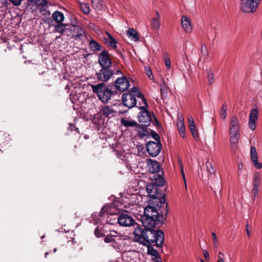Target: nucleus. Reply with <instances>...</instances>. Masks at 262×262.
Returning a JSON list of instances; mask_svg holds the SVG:
<instances>
[{
	"mask_svg": "<svg viewBox=\"0 0 262 262\" xmlns=\"http://www.w3.org/2000/svg\"><path fill=\"white\" fill-rule=\"evenodd\" d=\"M157 206L148 205L144 211V214L141 216V221L143 226L146 229H152L158 225L162 216L160 215Z\"/></svg>",
	"mask_w": 262,
	"mask_h": 262,
	"instance_id": "f257e3e1",
	"label": "nucleus"
},
{
	"mask_svg": "<svg viewBox=\"0 0 262 262\" xmlns=\"http://www.w3.org/2000/svg\"><path fill=\"white\" fill-rule=\"evenodd\" d=\"M145 235L146 242H144L143 245L155 243L157 247H162L164 242V233L162 231L146 229Z\"/></svg>",
	"mask_w": 262,
	"mask_h": 262,
	"instance_id": "f03ea898",
	"label": "nucleus"
},
{
	"mask_svg": "<svg viewBox=\"0 0 262 262\" xmlns=\"http://www.w3.org/2000/svg\"><path fill=\"white\" fill-rule=\"evenodd\" d=\"M91 88L93 93L97 94L99 99L103 103H107L111 100L113 92L104 83L92 84Z\"/></svg>",
	"mask_w": 262,
	"mask_h": 262,
	"instance_id": "7ed1b4c3",
	"label": "nucleus"
},
{
	"mask_svg": "<svg viewBox=\"0 0 262 262\" xmlns=\"http://www.w3.org/2000/svg\"><path fill=\"white\" fill-rule=\"evenodd\" d=\"M158 186L155 184H148L146 185V191L149 196L154 199V203L157 207H161L164 203V194L159 192Z\"/></svg>",
	"mask_w": 262,
	"mask_h": 262,
	"instance_id": "20e7f679",
	"label": "nucleus"
},
{
	"mask_svg": "<svg viewBox=\"0 0 262 262\" xmlns=\"http://www.w3.org/2000/svg\"><path fill=\"white\" fill-rule=\"evenodd\" d=\"M240 9L244 13H253L256 10L260 0H240Z\"/></svg>",
	"mask_w": 262,
	"mask_h": 262,
	"instance_id": "39448f33",
	"label": "nucleus"
},
{
	"mask_svg": "<svg viewBox=\"0 0 262 262\" xmlns=\"http://www.w3.org/2000/svg\"><path fill=\"white\" fill-rule=\"evenodd\" d=\"M207 184L210 185V188L216 193L217 190H220V192L222 190V182L220 176L214 175V178L208 177V180H205Z\"/></svg>",
	"mask_w": 262,
	"mask_h": 262,
	"instance_id": "423d86ee",
	"label": "nucleus"
},
{
	"mask_svg": "<svg viewBox=\"0 0 262 262\" xmlns=\"http://www.w3.org/2000/svg\"><path fill=\"white\" fill-rule=\"evenodd\" d=\"M146 147L149 155L155 157L157 156L161 151V143L160 142L149 141L146 143Z\"/></svg>",
	"mask_w": 262,
	"mask_h": 262,
	"instance_id": "0eeeda50",
	"label": "nucleus"
},
{
	"mask_svg": "<svg viewBox=\"0 0 262 262\" xmlns=\"http://www.w3.org/2000/svg\"><path fill=\"white\" fill-rule=\"evenodd\" d=\"M147 106H139L140 109L143 110L139 113L138 116L139 121L142 123V125L147 126L150 125L152 120L149 112L146 110Z\"/></svg>",
	"mask_w": 262,
	"mask_h": 262,
	"instance_id": "6e6552de",
	"label": "nucleus"
},
{
	"mask_svg": "<svg viewBox=\"0 0 262 262\" xmlns=\"http://www.w3.org/2000/svg\"><path fill=\"white\" fill-rule=\"evenodd\" d=\"M114 73L111 68H102L96 75L99 80L106 82L113 76Z\"/></svg>",
	"mask_w": 262,
	"mask_h": 262,
	"instance_id": "1a4fd4ad",
	"label": "nucleus"
},
{
	"mask_svg": "<svg viewBox=\"0 0 262 262\" xmlns=\"http://www.w3.org/2000/svg\"><path fill=\"white\" fill-rule=\"evenodd\" d=\"M146 229L142 228L139 225L135 227L134 231V240L136 242H138L143 245L144 242H146L145 237H146Z\"/></svg>",
	"mask_w": 262,
	"mask_h": 262,
	"instance_id": "9d476101",
	"label": "nucleus"
},
{
	"mask_svg": "<svg viewBox=\"0 0 262 262\" xmlns=\"http://www.w3.org/2000/svg\"><path fill=\"white\" fill-rule=\"evenodd\" d=\"M98 62L101 68H111L112 60L108 56V51H101L99 55Z\"/></svg>",
	"mask_w": 262,
	"mask_h": 262,
	"instance_id": "9b49d317",
	"label": "nucleus"
},
{
	"mask_svg": "<svg viewBox=\"0 0 262 262\" xmlns=\"http://www.w3.org/2000/svg\"><path fill=\"white\" fill-rule=\"evenodd\" d=\"M123 104L128 108H132L137 104L136 97L133 93H124L122 96Z\"/></svg>",
	"mask_w": 262,
	"mask_h": 262,
	"instance_id": "f8f14e48",
	"label": "nucleus"
},
{
	"mask_svg": "<svg viewBox=\"0 0 262 262\" xmlns=\"http://www.w3.org/2000/svg\"><path fill=\"white\" fill-rule=\"evenodd\" d=\"M118 223L122 226L129 227L134 225V220L126 213H121L118 217Z\"/></svg>",
	"mask_w": 262,
	"mask_h": 262,
	"instance_id": "ddd939ff",
	"label": "nucleus"
},
{
	"mask_svg": "<svg viewBox=\"0 0 262 262\" xmlns=\"http://www.w3.org/2000/svg\"><path fill=\"white\" fill-rule=\"evenodd\" d=\"M115 85L117 90L123 92L128 89L129 82L125 77L122 76L116 80Z\"/></svg>",
	"mask_w": 262,
	"mask_h": 262,
	"instance_id": "4468645a",
	"label": "nucleus"
},
{
	"mask_svg": "<svg viewBox=\"0 0 262 262\" xmlns=\"http://www.w3.org/2000/svg\"><path fill=\"white\" fill-rule=\"evenodd\" d=\"M261 184V177L258 172H256L254 174L253 177L252 192L253 194V200H254L255 198L258 195L259 191V187Z\"/></svg>",
	"mask_w": 262,
	"mask_h": 262,
	"instance_id": "2eb2a0df",
	"label": "nucleus"
},
{
	"mask_svg": "<svg viewBox=\"0 0 262 262\" xmlns=\"http://www.w3.org/2000/svg\"><path fill=\"white\" fill-rule=\"evenodd\" d=\"M177 115V127L180 136L183 138H185L186 136L185 135V127L184 124V120L182 114H180L178 110L176 111Z\"/></svg>",
	"mask_w": 262,
	"mask_h": 262,
	"instance_id": "dca6fc26",
	"label": "nucleus"
},
{
	"mask_svg": "<svg viewBox=\"0 0 262 262\" xmlns=\"http://www.w3.org/2000/svg\"><path fill=\"white\" fill-rule=\"evenodd\" d=\"M250 157L253 166L257 169H261L262 168V163H259L257 160V154L255 146H251Z\"/></svg>",
	"mask_w": 262,
	"mask_h": 262,
	"instance_id": "f3484780",
	"label": "nucleus"
},
{
	"mask_svg": "<svg viewBox=\"0 0 262 262\" xmlns=\"http://www.w3.org/2000/svg\"><path fill=\"white\" fill-rule=\"evenodd\" d=\"M166 54L165 53V55ZM165 67L166 68L167 73L165 74V77H166L167 80L168 81H171L172 80V74H173V69L171 67V61L168 57H166L165 55Z\"/></svg>",
	"mask_w": 262,
	"mask_h": 262,
	"instance_id": "a211bd4d",
	"label": "nucleus"
},
{
	"mask_svg": "<svg viewBox=\"0 0 262 262\" xmlns=\"http://www.w3.org/2000/svg\"><path fill=\"white\" fill-rule=\"evenodd\" d=\"M229 130L230 133H239V121L235 116H233L231 118Z\"/></svg>",
	"mask_w": 262,
	"mask_h": 262,
	"instance_id": "6ab92c4d",
	"label": "nucleus"
},
{
	"mask_svg": "<svg viewBox=\"0 0 262 262\" xmlns=\"http://www.w3.org/2000/svg\"><path fill=\"white\" fill-rule=\"evenodd\" d=\"M115 113L116 111L113 108V107L108 105L102 107L99 112V114L101 116L108 118L113 116Z\"/></svg>",
	"mask_w": 262,
	"mask_h": 262,
	"instance_id": "aec40b11",
	"label": "nucleus"
},
{
	"mask_svg": "<svg viewBox=\"0 0 262 262\" xmlns=\"http://www.w3.org/2000/svg\"><path fill=\"white\" fill-rule=\"evenodd\" d=\"M181 24L186 32L188 33L191 31L192 27L190 19L188 17L183 15L181 18Z\"/></svg>",
	"mask_w": 262,
	"mask_h": 262,
	"instance_id": "412c9836",
	"label": "nucleus"
},
{
	"mask_svg": "<svg viewBox=\"0 0 262 262\" xmlns=\"http://www.w3.org/2000/svg\"><path fill=\"white\" fill-rule=\"evenodd\" d=\"M78 29L80 30V27L79 26L67 24L64 35L74 37L76 30Z\"/></svg>",
	"mask_w": 262,
	"mask_h": 262,
	"instance_id": "4be33fe9",
	"label": "nucleus"
},
{
	"mask_svg": "<svg viewBox=\"0 0 262 262\" xmlns=\"http://www.w3.org/2000/svg\"><path fill=\"white\" fill-rule=\"evenodd\" d=\"M149 171L153 173H157L160 171V165L157 161L151 160L150 163H148Z\"/></svg>",
	"mask_w": 262,
	"mask_h": 262,
	"instance_id": "5701e85b",
	"label": "nucleus"
},
{
	"mask_svg": "<svg viewBox=\"0 0 262 262\" xmlns=\"http://www.w3.org/2000/svg\"><path fill=\"white\" fill-rule=\"evenodd\" d=\"M90 49L93 52H98L101 50L102 46L93 39L89 41Z\"/></svg>",
	"mask_w": 262,
	"mask_h": 262,
	"instance_id": "b1692460",
	"label": "nucleus"
},
{
	"mask_svg": "<svg viewBox=\"0 0 262 262\" xmlns=\"http://www.w3.org/2000/svg\"><path fill=\"white\" fill-rule=\"evenodd\" d=\"M189 129L194 139L199 138L198 131L195 127V123L192 117L189 118Z\"/></svg>",
	"mask_w": 262,
	"mask_h": 262,
	"instance_id": "393cba45",
	"label": "nucleus"
},
{
	"mask_svg": "<svg viewBox=\"0 0 262 262\" xmlns=\"http://www.w3.org/2000/svg\"><path fill=\"white\" fill-rule=\"evenodd\" d=\"M138 136L141 139L148 138L150 137V129L146 127L140 128L138 130Z\"/></svg>",
	"mask_w": 262,
	"mask_h": 262,
	"instance_id": "a878e982",
	"label": "nucleus"
},
{
	"mask_svg": "<svg viewBox=\"0 0 262 262\" xmlns=\"http://www.w3.org/2000/svg\"><path fill=\"white\" fill-rule=\"evenodd\" d=\"M164 172L162 171V174L159 173L155 174L154 176V183L157 186H164V177L163 174Z\"/></svg>",
	"mask_w": 262,
	"mask_h": 262,
	"instance_id": "bb28decb",
	"label": "nucleus"
},
{
	"mask_svg": "<svg viewBox=\"0 0 262 262\" xmlns=\"http://www.w3.org/2000/svg\"><path fill=\"white\" fill-rule=\"evenodd\" d=\"M106 33L108 36V38H104V41L105 43L113 48H116L117 41L116 39L111 35L110 33L106 32Z\"/></svg>",
	"mask_w": 262,
	"mask_h": 262,
	"instance_id": "cd10ccee",
	"label": "nucleus"
},
{
	"mask_svg": "<svg viewBox=\"0 0 262 262\" xmlns=\"http://www.w3.org/2000/svg\"><path fill=\"white\" fill-rule=\"evenodd\" d=\"M52 18L57 23H61L63 21L64 16L62 12L56 11L52 14Z\"/></svg>",
	"mask_w": 262,
	"mask_h": 262,
	"instance_id": "c85d7f7f",
	"label": "nucleus"
},
{
	"mask_svg": "<svg viewBox=\"0 0 262 262\" xmlns=\"http://www.w3.org/2000/svg\"><path fill=\"white\" fill-rule=\"evenodd\" d=\"M132 92L134 93V96L136 97L137 96L138 98H140L141 100V102L143 103L145 106H147L146 100L143 95L142 94H141L138 88L136 87H133L132 89Z\"/></svg>",
	"mask_w": 262,
	"mask_h": 262,
	"instance_id": "c756f323",
	"label": "nucleus"
},
{
	"mask_svg": "<svg viewBox=\"0 0 262 262\" xmlns=\"http://www.w3.org/2000/svg\"><path fill=\"white\" fill-rule=\"evenodd\" d=\"M92 6L97 11H100L103 8V2L102 0H91Z\"/></svg>",
	"mask_w": 262,
	"mask_h": 262,
	"instance_id": "7c9ffc66",
	"label": "nucleus"
},
{
	"mask_svg": "<svg viewBox=\"0 0 262 262\" xmlns=\"http://www.w3.org/2000/svg\"><path fill=\"white\" fill-rule=\"evenodd\" d=\"M206 165L207 171L209 173L208 177H210L213 178L214 175H216V174L215 173V170L214 169L212 163L208 161L206 162Z\"/></svg>",
	"mask_w": 262,
	"mask_h": 262,
	"instance_id": "2f4dec72",
	"label": "nucleus"
},
{
	"mask_svg": "<svg viewBox=\"0 0 262 262\" xmlns=\"http://www.w3.org/2000/svg\"><path fill=\"white\" fill-rule=\"evenodd\" d=\"M230 142L231 143V145L232 146V148H234V147L236 146V144L238 142L239 138V133H230Z\"/></svg>",
	"mask_w": 262,
	"mask_h": 262,
	"instance_id": "473e14b6",
	"label": "nucleus"
},
{
	"mask_svg": "<svg viewBox=\"0 0 262 262\" xmlns=\"http://www.w3.org/2000/svg\"><path fill=\"white\" fill-rule=\"evenodd\" d=\"M127 35L129 38L134 40L135 41L139 40V36L137 31L133 28H129L127 30Z\"/></svg>",
	"mask_w": 262,
	"mask_h": 262,
	"instance_id": "72a5a7b5",
	"label": "nucleus"
},
{
	"mask_svg": "<svg viewBox=\"0 0 262 262\" xmlns=\"http://www.w3.org/2000/svg\"><path fill=\"white\" fill-rule=\"evenodd\" d=\"M67 25V24H63L62 23H58L57 25L55 26L54 30L56 32L64 35Z\"/></svg>",
	"mask_w": 262,
	"mask_h": 262,
	"instance_id": "f704fd0d",
	"label": "nucleus"
},
{
	"mask_svg": "<svg viewBox=\"0 0 262 262\" xmlns=\"http://www.w3.org/2000/svg\"><path fill=\"white\" fill-rule=\"evenodd\" d=\"M121 123L125 127H133L138 125L137 123L135 121L127 120L124 118L121 119Z\"/></svg>",
	"mask_w": 262,
	"mask_h": 262,
	"instance_id": "c9c22d12",
	"label": "nucleus"
},
{
	"mask_svg": "<svg viewBox=\"0 0 262 262\" xmlns=\"http://www.w3.org/2000/svg\"><path fill=\"white\" fill-rule=\"evenodd\" d=\"M79 7L84 14H89L90 12V8L88 3L79 2Z\"/></svg>",
	"mask_w": 262,
	"mask_h": 262,
	"instance_id": "e433bc0d",
	"label": "nucleus"
},
{
	"mask_svg": "<svg viewBox=\"0 0 262 262\" xmlns=\"http://www.w3.org/2000/svg\"><path fill=\"white\" fill-rule=\"evenodd\" d=\"M258 115V110L257 108L252 109L249 115V120L251 121H257Z\"/></svg>",
	"mask_w": 262,
	"mask_h": 262,
	"instance_id": "4c0bfd02",
	"label": "nucleus"
},
{
	"mask_svg": "<svg viewBox=\"0 0 262 262\" xmlns=\"http://www.w3.org/2000/svg\"><path fill=\"white\" fill-rule=\"evenodd\" d=\"M227 109H228L227 105L225 103H224L222 105V106L221 108V110H220V116L222 118L225 119L227 117Z\"/></svg>",
	"mask_w": 262,
	"mask_h": 262,
	"instance_id": "58836bf2",
	"label": "nucleus"
},
{
	"mask_svg": "<svg viewBox=\"0 0 262 262\" xmlns=\"http://www.w3.org/2000/svg\"><path fill=\"white\" fill-rule=\"evenodd\" d=\"M157 14L158 15V17H155L152 19L151 25L152 28L154 29H158L160 27V21L159 20V14L158 12H157Z\"/></svg>",
	"mask_w": 262,
	"mask_h": 262,
	"instance_id": "ea45409f",
	"label": "nucleus"
},
{
	"mask_svg": "<svg viewBox=\"0 0 262 262\" xmlns=\"http://www.w3.org/2000/svg\"><path fill=\"white\" fill-rule=\"evenodd\" d=\"M145 73L146 75L149 77L150 80H153L155 82H156L154 79V77L152 75V71L150 68L148 67H145Z\"/></svg>",
	"mask_w": 262,
	"mask_h": 262,
	"instance_id": "a19ab883",
	"label": "nucleus"
},
{
	"mask_svg": "<svg viewBox=\"0 0 262 262\" xmlns=\"http://www.w3.org/2000/svg\"><path fill=\"white\" fill-rule=\"evenodd\" d=\"M214 81V75L210 70L207 71V82L209 85H211Z\"/></svg>",
	"mask_w": 262,
	"mask_h": 262,
	"instance_id": "79ce46f5",
	"label": "nucleus"
},
{
	"mask_svg": "<svg viewBox=\"0 0 262 262\" xmlns=\"http://www.w3.org/2000/svg\"><path fill=\"white\" fill-rule=\"evenodd\" d=\"M84 33V31L80 27V30L78 29V30H76L75 35H74V37L76 39H81V37H83Z\"/></svg>",
	"mask_w": 262,
	"mask_h": 262,
	"instance_id": "37998d69",
	"label": "nucleus"
},
{
	"mask_svg": "<svg viewBox=\"0 0 262 262\" xmlns=\"http://www.w3.org/2000/svg\"><path fill=\"white\" fill-rule=\"evenodd\" d=\"M155 140V142H160L159 135L155 131L150 129V137Z\"/></svg>",
	"mask_w": 262,
	"mask_h": 262,
	"instance_id": "c03bdc74",
	"label": "nucleus"
},
{
	"mask_svg": "<svg viewBox=\"0 0 262 262\" xmlns=\"http://www.w3.org/2000/svg\"><path fill=\"white\" fill-rule=\"evenodd\" d=\"M179 165H180V167L181 172V174H182V177H183V180H184V182L185 183V185L186 188H187L186 181V178H185V173H184V167H183V164L181 163V162L180 160H179Z\"/></svg>",
	"mask_w": 262,
	"mask_h": 262,
	"instance_id": "a18cd8bd",
	"label": "nucleus"
},
{
	"mask_svg": "<svg viewBox=\"0 0 262 262\" xmlns=\"http://www.w3.org/2000/svg\"><path fill=\"white\" fill-rule=\"evenodd\" d=\"M32 2H34L39 7L43 5V7H45V5H47L48 4L47 0H32Z\"/></svg>",
	"mask_w": 262,
	"mask_h": 262,
	"instance_id": "49530a36",
	"label": "nucleus"
},
{
	"mask_svg": "<svg viewBox=\"0 0 262 262\" xmlns=\"http://www.w3.org/2000/svg\"><path fill=\"white\" fill-rule=\"evenodd\" d=\"M40 12H42L43 14H50V12L47 10V5H45V7L42 6H39L38 8Z\"/></svg>",
	"mask_w": 262,
	"mask_h": 262,
	"instance_id": "de8ad7c7",
	"label": "nucleus"
},
{
	"mask_svg": "<svg viewBox=\"0 0 262 262\" xmlns=\"http://www.w3.org/2000/svg\"><path fill=\"white\" fill-rule=\"evenodd\" d=\"M104 241L106 243H114L115 241V239L114 238H113L111 235H110L109 234L106 235V236L104 238Z\"/></svg>",
	"mask_w": 262,
	"mask_h": 262,
	"instance_id": "09e8293b",
	"label": "nucleus"
},
{
	"mask_svg": "<svg viewBox=\"0 0 262 262\" xmlns=\"http://www.w3.org/2000/svg\"><path fill=\"white\" fill-rule=\"evenodd\" d=\"M95 235L97 237H99L103 235V231L102 230V229H99L98 227L94 231Z\"/></svg>",
	"mask_w": 262,
	"mask_h": 262,
	"instance_id": "8fccbe9b",
	"label": "nucleus"
},
{
	"mask_svg": "<svg viewBox=\"0 0 262 262\" xmlns=\"http://www.w3.org/2000/svg\"><path fill=\"white\" fill-rule=\"evenodd\" d=\"M22 1L23 0H9L10 2L15 6H20Z\"/></svg>",
	"mask_w": 262,
	"mask_h": 262,
	"instance_id": "3c124183",
	"label": "nucleus"
},
{
	"mask_svg": "<svg viewBox=\"0 0 262 262\" xmlns=\"http://www.w3.org/2000/svg\"><path fill=\"white\" fill-rule=\"evenodd\" d=\"M256 121H251L249 120V127L252 130H254L255 128V122Z\"/></svg>",
	"mask_w": 262,
	"mask_h": 262,
	"instance_id": "603ef678",
	"label": "nucleus"
},
{
	"mask_svg": "<svg viewBox=\"0 0 262 262\" xmlns=\"http://www.w3.org/2000/svg\"><path fill=\"white\" fill-rule=\"evenodd\" d=\"M212 237H213V246L215 248H216L218 245V243H217V238H216L215 233H212Z\"/></svg>",
	"mask_w": 262,
	"mask_h": 262,
	"instance_id": "864d4df0",
	"label": "nucleus"
},
{
	"mask_svg": "<svg viewBox=\"0 0 262 262\" xmlns=\"http://www.w3.org/2000/svg\"><path fill=\"white\" fill-rule=\"evenodd\" d=\"M203 252V254H204V257H205V259L207 261L209 260L210 256H209V252L206 250H204Z\"/></svg>",
	"mask_w": 262,
	"mask_h": 262,
	"instance_id": "5fc2aeb1",
	"label": "nucleus"
},
{
	"mask_svg": "<svg viewBox=\"0 0 262 262\" xmlns=\"http://www.w3.org/2000/svg\"><path fill=\"white\" fill-rule=\"evenodd\" d=\"M109 234L110 235H111V236L113 237V238H114L115 237H117V236H120V235H118V232L116 231H111L110 233H109Z\"/></svg>",
	"mask_w": 262,
	"mask_h": 262,
	"instance_id": "6e6d98bb",
	"label": "nucleus"
},
{
	"mask_svg": "<svg viewBox=\"0 0 262 262\" xmlns=\"http://www.w3.org/2000/svg\"><path fill=\"white\" fill-rule=\"evenodd\" d=\"M201 53L202 55H205L207 54V48L206 46H202L201 49Z\"/></svg>",
	"mask_w": 262,
	"mask_h": 262,
	"instance_id": "4d7b16f0",
	"label": "nucleus"
},
{
	"mask_svg": "<svg viewBox=\"0 0 262 262\" xmlns=\"http://www.w3.org/2000/svg\"><path fill=\"white\" fill-rule=\"evenodd\" d=\"M165 203L166 204V212L165 213V217H164V219H165V221H166V216H167V213H168V204L167 203H166V200H165Z\"/></svg>",
	"mask_w": 262,
	"mask_h": 262,
	"instance_id": "13d9d810",
	"label": "nucleus"
},
{
	"mask_svg": "<svg viewBox=\"0 0 262 262\" xmlns=\"http://www.w3.org/2000/svg\"><path fill=\"white\" fill-rule=\"evenodd\" d=\"M106 211V207H103L99 213V215L102 216L104 214V212Z\"/></svg>",
	"mask_w": 262,
	"mask_h": 262,
	"instance_id": "bf43d9fd",
	"label": "nucleus"
},
{
	"mask_svg": "<svg viewBox=\"0 0 262 262\" xmlns=\"http://www.w3.org/2000/svg\"><path fill=\"white\" fill-rule=\"evenodd\" d=\"M217 262H225L224 259L222 256H218V260Z\"/></svg>",
	"mask_w": 262,
	"mask_h": 262,
	"instance_id": "052dcab7",
	"label": "nucleus"
},
{
	"mask_svg": "<svg viewBox=\"0 0 262 262\" xmlns=\"http://www.w3.org/2000/svg\"><path fill=\"white\" fill-rule=\"evenodd\" d=\"M246 231H247V235L248 236H250V231H249V230L248 229V223L246 225Z\"/></svg>",
	"mask_w": 262,
	"mask_h": 262,
	"instance_id": "680f3d73",
	"label": "nucleus"
},
{
	"mask_svg": "<svg viewBox=\"0 0 262 262\" xmlns=\"http://www.w3.org/2000/svg\"><path fill=\"white\" fill-rule=\"evenodd\" d=\"M243 166L242 163H239L238 165V169L239 170H241L243 169Z\"/></svg>",
	"mask_w": 262,
	"mask_h": 262,
	"instance_id": "e2e57ef3",
	"label": "nucleus"
},
{
	"mask_svg": "<svg viewBox=\"0 0 262 262\" xmlns=\"http://www.w3.org/2000/svg\"><path fill=\"white\" fill-rule=\"evenodd\" d=\"M70 126H71V130H73V129H75V130H77L78 128H77L74 125V124H71L70 125Z\"/></svg>",
	"mask_w": 262,
	"mask_h": 262,
	"instance_id": "0e129e2a",
	"label": "nucleus"
},
{
	"mask_svg": "<svg viewBox=\"0 0 262 262\" xmlns=\"http://www.w3.org/2000/svg\"><path fill=\"white\" fill-rule=\"evenodd\" d=\"M160 90H161V98H162V95H163V91H162V88L161 86V84L160 83Z\"/></svg>",
	"mask_w": 262,
	"mask_h": 262,
	"instance_id": "69168bd1",
	"label": "nucleus"
},
{
	"mask_svg": "<svg viewBox=\"0 0 262 262\" xmlns=\"http://www.w3.org/2000/svg\"><path fill=\"white\" fill-rule=\"evenodd\" d=\"M49 252H46L45 254V257H47V255L49 254Z\"/></svg>",
	"mask_w": 262,
	"mask_h": 262,
	"instance_id": "338daca9",
	"label": "nucleus"
},
{
	"mask_svg": "<svg viewBox=\"0 0 262 262\" xmlns=\"http://www.w3.org/2000/svg\"><path fill=\"white\" fill-rule=\"evenodd\" d=\"M155 262H162V261L160 260L159 259H157L156 260H155Z\"/></svg>",
	"mask_w": 262,
	"mask_h": 262,
	"instance_id": "774afa93",
	"label": "nucleus"
}]
</instances>
